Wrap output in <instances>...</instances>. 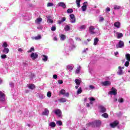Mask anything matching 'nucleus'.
I'll use <instances>...</instances> for the list:
<instances>
[{"instance_id":"obj_1","label":"nucleus","mask_w":130,"mask_h":130,"mask_svg":"<svg viewBox=\"0 0 130 130\" xmlns=\"http://www.w3.org/2000/svg\"><path fill=\"white\" fill-rule=\"evenodd\" d=\"M10 86L11 88V93L13 95V98L14 99V100H17V92H16V89L14 88V83L13 82H10L9 83Z\"/></svg>"},{"instance_id":"obj_2","label":"nucleus","mask_w":130,"mask_h":130,"mask_svg":"<svg viewBox=\"0 0 130 130\" xmlns=\"http://www.w3.org/2000/svg\"><path fill=\"white\" fill-rule=\"evenodd\" d=\"M8 70H9V65L7 63H6L0 68V73L1 74L6 75L8 73Z\"/></svg>"},{"instance_id":"obj_3","label":"nucleus","mask_w":130,"mask_h":130,"mask_svg":"<svg viewBox=\"0 0 130 130\" xmlns=\"http://www.w3.org/2000/svg\"><path fill=\"white\" fill-rule=\"evenodd\" d=\"M89 33L91 35H93L94 34H99V35H100V34H99V29L97 28L96 30H95V27L93 26H90L89 27Z\"/></svg>"},{"instance_id":"obj_4","label":"nucleus","mask_w":130,"mask_h":130,"mask_svg":"<svg viewBox=\"0 0 130 130\" xmlns=\"http://www.w3.org/2000/svg\"><path fill=\"white\" fill-rule=\"evenodd\" d=\"M95 125L96 127L101 125V121L99 120H95L94 122H90L86 124L87 126H91V125Z\"/></svg>"},{"instance_id":"obj_5","label":"nucleus","mask_w":130,"mask_h":130,"mask_svg":"<svg viewBox=\"0 0 130 130\" xmlns=\"http://www.w3.org/2000/svg\"><path fill=\"white\" fill-rule=\"evenodd\" d=\"M52 113H54L56 116L59 118H61V117H62V113L61 112V110L59 109H56L53 110Z\"/></svg>"},{"instance_id":"obj_6","label":"nucleus","mask_w":130,"mask_h":130,"mask_svg":"<svg viewBox=\"0 0 130 130\" xmlns=\"http://www.w3.org/2000/svg\"><path fill=\"white\" fill-rule=\"evenodd\" d=\"M0 102L6 104V94L0 91Z\"/></svg>"},{"instance_id":"obj_7","label":"nucleus","mask_w":130,"mask_h":130,"mask_svg":"<svg viewBox=\"0 0 130 130\" xmlns=\"http://www.w3.org/2000/svg\"><path fill=\"white\" fill-rule=\"evenodd\" d=\"M125 58L127 61L125 62L124 66L125 67H128V66H129L130 62V54L128 53L126 54Z\"/></svg>"},{"instance_id":"obj_8","label":"nucleus","mask_w":130,"mask_h":130,"mask_svg":"<svg viewBox=\"0 0 130 130\" xmlns=\"http://www.w3.org/2000/svg\"><path fill=\"white\" fill-rule=\"evenodd\" d=\"M69 20L72 24H74V23H76V17H75V15H74L73 14H71L69 15Z\"/></svg>"},{"instance_id":"obj_9","label":"nucleus","mask_w":130,"mask_h":130,"mask_svg":"<svg viewBox=\"0 0 130 130\" xmlns=\"http://www.w3.org/2000/svg\"><path fill=\"white\" fill-rule=\"evenodd\" d=\"M124 46V43L122 41H119L118 44L116 45V48H122Z\"/></svg>"},{"instance_id":"obj_10","label":"nucleus","mask_w":130,"mask_h":130,"mask_svg":"<svg viewBox=\"0 0 130 130\" xmlns=\"http://www.w3.org/2000/svg\"><path fill=\"white\" fill-rule=\"evenodd\" d=\"M124 69V67H120L119 66L118 67V70L117 72V75H119V76H121L122 75H123V71H122V70Z\"/></svg>"},{"instance_id":"obj_11","label":"nucleus","mask_w":130,"mask_h":130,"mask_svg":"<svg viewBox=\"0 0 130 130\" xmlns=\"http://www.w3.org/2000/svg\"><path fill=\"white\" fill-rule=\"evenodd\" d=\"M109 95H114L115 96L116 94H117V92H116V89H115L114 87H112L111 89V91L109 92Z\"/></svg>"},{"instance_id":"obj_12","label":"nucleus","mask_w":130,"mask_h":130,"mask_svg":"<svg viewBox=\"0 0 130 130\" xmlns=\"http://www.w3.org/2000/svg\"><path fill=\"white\" fill-rule=\"evenodd\" d=\"M69 47L71 50L74 49V48H76V46H75V43L74 42V40H70Z\"/></svg>"},{"instance_id":"obj_13","label":"nucleus","mask_w":130,"mask_h":130,"mask_svg":"<svg viewBox=\"0 0 130 130\" xmlns=\"http://www.w3.org/2000/svg\"><path fill=\"white\" fill-rule=\"evenodd\" d=\"M99 109L100 110V112L101 113H104L105 112H106V108L102 105L99 106Z\"/></svg>"},{"instance_id":"obj_14","label":"nucleus","mask_w":130,"mask_h":130,"mask_svg":"<svg viewBox=\"0 0 130 130\" xmlns=\"http://www.w3.org/2000/svg\"><path fill=\"white\" fill-rule=\"evenodd\" d=\"M38 54L37 53H31L30 54V57L32 60H35L37 58H38Z\"/></svg>"},{"instance_id":"obj_15","label":"nucleus","mask_w":130,"mask_h":130,"mask_svg":"<svg viewBox=\"0 0 130 130\" xmlns=\"http://www.w3.org/2000/svg\"><path fill=\"white\" fill-rule=\"evenodd\" d=\"M119 122L118 121H114L113 122L111 123L110 124V125L111 126V127H112V128H114V127H115V126H117V125L118 124Z\"/></svg>"},{"instance_id":"obj_16","label":"nucleus","mask_w":130,"mask_h":130,"mask_svg":"<svg viewBox=\"0 0 130 130\" xmlns=\"http://www.w3.org/2000/svg\"><path fill=\"white\" fill-rule=\"evenodd\" d=\"M47 22L48 24H53V20L52 19L51 16H47Z\"/></svg>"},{"instance_id":"obj_17","label":"nucleus","mask_w":130,"mask_h":130,"mask_svg":"<svg viewBox=\"0 0 130 130\" xmlns=\"http://www.w3.org/2000/svg\"><path fill=\"white\" fill-rule=\"evenodd\" d=\"M49 114V110L47 108L45 109L44 111L42 113V115H45L46 116H48Z\"/></svg>"},{"instance_id":"obj_18","label":"nucleus","mask_w":130,"mask_h":130,"mask_svg":"<svg viewBox=\"0 0 130 130\" xmlns=\"http://www.w3.org/2000/svg\"><path fill=\"white\" fill-rule=\"evenodd\" d=\"M114 32V33H116V35H117V38H118V39L121 38V37H123V35L122 34V33L116 32L115 31V30Z\"/></svg>"},{"instance_id":"obj_19","label":"nucleus","mask_w":130,"mask_h":130,"mask_svg":"<svg viewBox=\"0 0 130 130\" xmlns=\"http://www.w3.org/2000/svg\"><path fill=\"white\" fill-rule=\"evenodd\" d=\"M22 17L24 20H30V18H31V15H30V14H26L23 15Z\"/></svg>"},{"instance_id":"obj_20","label":"nucleus","mask_w":130,"mask_h":130,"mask_svg":"<svg viewBox=\"0 0 130 130\" xmlns=\"http://www.w3.org/2000/svg\"><path fill=\"white\" fill-rule=\"evenodd\" d=\"M57 6L58 7H61L62 9H66L67 8V5L63 2H60L58 4Z\"/></svg>"},{"instance_id":"obj_21","label":"nucleus","mask_w":130,"mask_h":130,"mask_svg":"<svg viewBox=\"0 0 130 130\" xmlns=\"http://www.w3.org/2000/svg\"><path fill=\"white\" fill-rule=\"evenodd\" d=\"M86 4H87V2H84L83 3V6H82L81 9L82 10V12H85V11L87 10V5Z\"/></svg>"},{"instance_id":"obj_22","label":"nucleus","mask_w":130,"mask_h":130,"mask_svg":"<svg viewBox=\"0 0 130 130\" xmlns=\"http://www.w3.org/2000/svg\"><path fill=\"white\" fill-rule=\"evenodd\" d=\"M86 27L87 26L86 25H82L78 28V30H79V31H83L85 30V29H86Z\"/></svg>"},{"instance_id":"obj_23","label":"nucleus","mask_w":130,"mask_h":130,"mask_svg":"<svg viewBox=\"0 0 130 130\" xmlns=\"http://www.w3.org/2000/svg\"><path fill=\"white\" fill-rule=\"evenodd\" d=\"M114 26L117 29H119L120 28V22L117 21L114 23Z\"/></svg>"},{"instance_id":"obj_24","label":"nucleus","mask_w":130,"mask_h":130,"mask_svg":"<svg viewBox=\"0 0 130 130\" xmlns=\"http://www.w3.org/2000/svg\"><path fill=\"white\" fill-rule=\"evenodd\" d=\"M37 97H39V98L40 99L42 100V99H44V94H43L42 93H40V92L38 93H37Z\"/></svg>"},{"instance_id":"obj_25","label":"nucleus","mask_w":130,"mask_h":130,"mask_svg":"<svg viewBox=\"0 0 130 130\" xmlns=\"http://www.w3.org/2000/svg\"><path fill=\"white\" fill-rule=\"evenodd\" d=\"M32 39L33 40H40V39H41L42 37H41V35H39L38 36L36 37H31Z\"/></svg>"},{"instance_id":"obj_26","label":"nucleus","mask_w":130,"mask_h":130,"mask_svg":"<svg viewBox=\"0 0 130 130\" xmlns=\"http://www.w3.org/2000/svg\"><path fill=\"white\" fill-rule=\"evenodd\" d=\"M73 69H74V66L73 64L68 65L67 67V70H68V71H73Z\"/></svg>"},{"instance_id":"obj_27","label":"nucleus","mask_w":130,"mask_h":130,"mask_svg":"<svg viewBox=\"0 0 130 130\" xmlns=\"http://www.w3.org/2000/svg\"><path fill=\"white\" fill-rule=\"evenodd\" d=\"M3 53H5V54H8L9 52H10V49L8 48H4V49L3 50Z\"/></svg>"},{"instance_id":"obj_28","label":"nucleus","mask_w":130,"mask_h":130,"mask_svg":"<svg viewBox=\"0 0 130 130\" xmlns=\"http://www.w3.org/2000/svg\"><path fill=\"white\" fill-rule=\"evenodd\" d=\"M27 86L30 90H34L35 89V85L34 84H27Z\"/></svg>"},{"instance_id":"obj_29","label":"nucleus","mask_w":130,"mask_h":130,"mask_svg":"<svg viewBox=\"0 0 130 130\" xmlns=\"http://www.w3.org/2000/svg\"><path fill=\"white\" fill-rule=\"evenodd\" d=\"M56 126V124H55V122H50L49 123V126H50L52 128L55 127Z\"/></svg>"},{"instance_id":"obj_30","label":"nucleus","mask_w":130,"mask_h":130,"mask_svg":"<svg viewBox=\"0 0 130 130\" xmlns=\"http://www.w3.org/2000/svg\"><path fill=\"white\" fill-rule=\"evenodd\" d=\"M66 19L67 18H66V17H62L61 20L58 21V24H59V25H60V24L63 23V22L66 21Z\"/></svg>"},{"instance_id":"obj_31","label":"nucleus","mask_w":130,"mask_h":130,"mask_svg":"<svg viewBox=\"0 0 130 130\" xmlns=\"http://www.w3.org/2000/svg\"><path fill=\"white\" fill-rule=\"evenodd\" d=\"M41 22H42V18H38L35 21L36 23L38 24V25H40Z\"/></svg>"},{"instance_id":"obj_32","label":"nucleus","mask_w":130,"mask_h":130,"mask_svg":"<svg viewBox=\"0 0 130 130\" xmlns=\"http://www.w3.org/2000/svg\"><path fill=\"white\" fill-rule=\"evenodd\" d=\"M58 101L60 103H63L64 102H67V99L64 98H61L58 100Z\"/></svg>"},{"instance_id":"obj_33","label":"nucleus","mask_w":130,"mask_h":130,"mask_svg":"<svg viewBox=\"0 0 130 130\" xmlns=\"http://www.w3.org/2000/svg\"><path fill=\"white\" fill-rule=\"evenodd\" d=\"M70 29H71V27L70 26V25H66L64 28V30L66 32H67V31H70Z\"/></svg>"},{"instance_id":"obj_34","label":"nucleus","mask_w":130,"mask_h":130,"mask_svg":"<svg viewBox=\"0 0 130 130\" xmlns=\"http://www.w3.org/2000/svg\"><path fill=\"white\" fill-rule=\"evenodd\" d=\"M2 47H3L4 48H7L8 46H9V45H8V43H7V42H3L2 43Z\"/></svg>"},{"instance_id":"obj_35","label":"nucleus","mask_w":130,"mask_h":130,"mask_svg":"<svg viewBox=\"0 0 130 130\" xmlns=\"http://www.w3.org/2000/svg\"><path fill=\"white\" fill-rule=\"evenodd\" d=\"M104 86H109L110 85V82L109 81H105L103 83Z\"/></svg>"},{"instance_id":"obj_36","label":"nucleus","mask_w":130,"mask_h":130,"mask_svg":"<svg viewBox=\"0 0 130 130\" xmlns=\"http://www.w3.org/2000/svg\"><path fill=\"white\" fill-rule=\"evenodd\" d=\"M99 42V39L98 38H95L94 39L93 45H97L98 42Z\"/></svg>"},{"instance_id":"obj_37","label":"nucleus","mask_w":130,"mask_h":130,"mask_svg":"<svg viewBox=\"0 0 130 130\" xmlns=\"http://www.w3.org/2000/svg\"><path fill=\"white\" fill-rule=\"evenodd\" d=\"M47 59H48V56L45 55H43L42 58V60H43V61H47Z\"/></svg>"},{"instance_id":"obj_38","label":"nucleus","mask_w":130,"mask_h":130,"mask_svg":"<svg viewBox=\"0 0 130 130\" xmlns=\"http://www.w3.org/2000/svg\"><path fill=\"white\" fill-rule=\"evenodd\" d=\"M60 38L61 41H63V40H64V39H66V35L63 34H61L60 36Z\"/></svg>"},{"instance_id":"obj_39","label":"nucleus","mask_w":130,"mask_h":130,"mask_svg":"<svg viewBox=\"0 0 130 130\" xmlns=\"http://www.w3.org/2000/svg\"><path fill=\"white\" fill-rule=\"evenodd\" d=\"M82 92H83V90H82V87H79L77 91V95L81 94Z\"/></svg>"},{"instance_id":"obj_40","label":"nucleus","mask_w":130,"mask_h":130,"mask_svg":"<svg viewBox=\"0 0 130 130\" xmlns=\"http://www.w3.org/2000/svg\"><path fill=\"white\" fill-rule=\"evenodd\" d=\"M81 1L82 0H76V1L78 8H80L81 7Z\"/></svg>"},{"instance_id":"obj_41","label":"nucleus","mask_w":130,"mask_h":130,"mask_svg":"<svg viewBox=\"0 0 130 130\" xmlns=\"http://www.w3.org/2000/svg\"><path fill=\"white\" fill-rule=\"evenodd\" d=\"M80 71H81V66H79L77 68V69L75 71L76 74H79V73H80Z\"/></svg>"},{"instance_id":"obj_42","label":"nucleus","mask_w":130,"mask_h":130,"mask_svg":"<svg viewBox=\"0 0 130 130\" xmlns=\"http://www.w3.org/2000/svg\"><path fill=\"white\" fill-rule=\"evenodd\" d=\"M102 116L103 117H104V118H108V114L107 113H104L102 115Z\"/></svg>"},{"instance_id":"obj_43","label":"nucleus","mask_w":130,"mask_h":130,"mask_svg":"<svg viewBox=\"0 0 130 130\" xmlns=\"http://www.w3.org/2000/svg\"><path fill=\"white\" fill-rule=\"evenodd\" d=\"M51 30L53 32L55 31V30H56V26L55 25L52 26Z\"/></svg>"},{"instance_id":"obj_44","label":"nucleus","mask_w":130,"mask_h":130,"mask_svg":"<svg viewBox=\"0 0 130 130\" xmlns=\"http://www.w3.org/2000/svg\"><path fill=\"white\" fill-rule=\"evenodd\" d=\"M114 10H119L120 9V6L117 5H114Z\"/></svg>"},{"instance_id":"obj_45","label":"nucleus","mask_w":130,"mask_h":130,"mask_svg":"<svg viewBox=\"0 0 130 130\" xmlns=\"http://www.w3.org/2000/svg\"><path fill=\"white\" fill-rule=\"evenodd\" d=\"M75 82L76 85H80V84H81V81L79 79H76L75 80Z\"/></svg>"},{"instance_id":"obj_46","label":"nucleus","mask_w":130,"mask_h":130,"mask_svg":"<svg viewBox=\"0 0 130 130\" xmlns=\"http://www.w3.org/2000/svg\"><path fill=\"white\" fill-rule=\"evenodd\" d=\"M74 12V10L72 9H68L67 10V13L68 14H72Z\"/></svg>"},{"instance_id":"obj_47","label":"nucleus","mask_w":130,"mask_h":130,"mask_svg":"<svg viewBox=\"0 0 130 130\" xmlns=\"http://www.w3.org/2000/svg\"><path fill=\"white\" fill-rule=\"evenodd\" d=\"M60 94H61V95H64V94H66V90L64 89H61L60 91H59Z\"/></svg>"},{"instance_id":"obj_48","label":"nucleus","mask_w":130,"mask_h":130,"mask_svg":"<svg viewBox=\"0 0 130 130\" xmlns=\"http://www.w3.org/2000/svg\"><path fill=\"white\" fill-rule=\"evenodd\" d=\"M35 50V49H34V47H31L29 50L27 51V52L28 53H30V52H32V51H34Z\"/></svg>"},{"instance_id":"obj_49","label":"nucleus","mask_w":130,"mask_h":130,"mask_svg":"<svg viewBox=\"0 0 130 130\" xmlns=\"http://www.w3.org/2000/svg\"><path fill=\"white\" fill-rule=\"evenodd\" d=\"M118 101L119 103H123V99L122 98H119Z\"/></svg>"},{"instance_id":"obj_50","label":"nucleus","mask_w":130,"mask_h":130,"mask_svg":"<svg viewBox=\"0 0 130 130\" xmlns=\"http://www.w3.org/2000/svg\"><path fill=\"white\" fill-rule=\"evenodd\" d=\"M56 124H57L58 125H59V126H60V125H62V122H61V121H57Z\"/></svg>"},{"instance_id":"obj_51","label":"nucleus","mask_w":130,"mask_h":130,"mask_svg":"<svg viewBox=\"0 0 130 130\" xmlns=\"http://www.w3.org/2000/svg\"><path fill=\"white\" fill-rule=\"evenodd\" d=\"M1 57L2 59H5L6 58H7V55L6 54H2L1 56Z\"/></svg>"},{"instance_id":"obj_52","label":"nucleus","mask_w":130,"mask_h":130,"mask_svg":"<svg viewBox=\"0 0 130 130\" xmlns=\"http://www.w3.org/2000/svg\"><path fill=\"white\" fill-rule=\"evenodd\" d=\"M89 87V90H93L95 89V86H93V85H90Z\"/></svg>"},{"instance_id":"obj_53","label":"nucleus","mask_w":130,"mask_h":130,"mask_svg":"<svg viewBox=\"0 0 130 130\" xmlns=\"http://www.w3.org/2000/svg\"><path fill=\"white\" fill-rule=\"evenodd\" d=\"M90 66H91V63L89 64L88 67L89 73L91 74L92 72H91V71H92V69L90 68Z\"/></svg>"},{"instance_id":"obj_54","label":"nucleus","mask_w":130,"mask_h":130,"mask_svg":"<svg viewBox=\"0 0 130 130\" xmlns=\"http://www.w3.org/2000/svg\"><path fill=\"white\" fill-rule=\"evenodd\" d=\"M43 27H42V25L39 24L38 27H37V29H38L39 30H42L43 29Z\"/></svg>"},{"instance_id":"obj_55","label":"nucleus","mask_w":130,"mask_h":130,"mask_svg":"<svg viewBox=\"0 0 130 130\" xmlns=\"http://www.w3.org/2000/svg\"><path fill=\"white\" fill-rule=\"evenodd\" d=\"M89 100L90 101H92V102H94V101H95V98H94L93 97H90V98H89Z\"/></svg>"},{"instance_id":"obj_56","label":"nucleus","mask_w":130,"mask_h":130,"mask_svg":"<svg viewBox=\"0 0 130 130\" xmlns=\"http://www.w3.org/2000/svg\"><path fill=\"white\" fill-rule=\"evenodd\" d=\"M52 6H53V3H49L47 5V7H52Z\"/></svg>"},{"instance_id":"obj_57","label":"nucleus","mask_w":130,"mask_h":130,"mask_svg":"<svg viewBox=\"0 0 130 130\" xmlns=\"http://www.w3.org/2000/svg\"><path fill=\"white\" fill-rule=\"evenodd\" d=\"M53 41H58L57 37L56 36H54L53 38Z\"/></svg>"},{"instance_id":"obj_58","label":"nucleus","mask_w":130,"mask_h":130,"mask_svg":"<svg viewBox=\"0 0 130 130\" xmlns=\"http://www.w3.org/2000/svg\"><path fill=\"white\" fill-rule=\"evenodd\" d=\"M47 96L48 97H51V92H50V91H48V92H47Z\"/></svg>"},{"instance_id":"obj_59","label":"nucleus","mask_w":130,"mask_h":130,"mask_svg":"<svg viewBox=\"0 0 130 130\" xmlns=\"http://www.w3.org/2000/svg\"><path fill=\"white\" fill-rule=\"evenodd\" d=\"M88 49L85 48L82 51V53H86V51H88Z\"/></svg>"},{"instance_id":"obj_60","label":"nucleus","mask_w":130,"mask_h":130,"mask_svg":"<svg viewBox=\"0 0 130 130\" xmlns=\"http://www.w3.org/2000/svg\"><path fill=\"white\" fill-rule=\"evenodd\" d=\"M53 78L55 80H56V79H57V75L56 74L53 75Z\"/></svg>"},{"instance_id":"obj_61","label":"nucleus","mask_w":130,"mask_h":130,"mask_svg":"<svg viewBox=\"0 0 130 130\" xmlns=\"http://www.w3.org/2000/svg\"><path fill=\"white\" fill-rule=\"evenodd\" d=\"M104 18L103 17H100L99 18L100 22H102V21H104Z\"/></svg>"},{"instance_id":"obj_62","label":"nucleus","mask_w":130,"mask_h":130,"mask_svg":"<svg viewBox=\"0 0 130 130\" xmlns=\"http://www.w3.org/2000/svg\"><path fill=\"white\" fill-rule=\"evenodd\" d=\"M58 84H60L61 85V84H62L63 83V81L61 80H59L58 81Z\"/></svg>"},{"instance_id":"obj_63","label":"nucleus","mask_w":130,"mask_h":130,"mask_svg":"<svg viewBox=\"0 0 130 130\" xmlns=\"http://www.w3.org/2000/svg\"><path fill=\"white\" fill-rule=\"evenodd\" d=\"M106 12H110V8L109 7H107L106 9Z\"/></svg>"},{"instance_id":"obj_64","label":"nucleus","mask_w":130,"mask_h":130,"mask_svg":"<svg viewBox=\"0 0 130 130\" xmlns=\"http://www.w3.org/2000/svg\"><path fill=\"white\" fill-rule=\"evenodd\" d=\"M35 76V75H34V74L32 73V74H31V75H30V79H33V78H34Z\"/></svg>"}]
</instances>
